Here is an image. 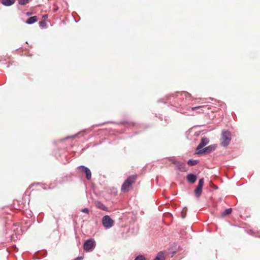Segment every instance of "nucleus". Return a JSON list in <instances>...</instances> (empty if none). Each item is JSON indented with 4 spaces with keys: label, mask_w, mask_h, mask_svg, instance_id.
<instances>
[{
    "label": "nucleus",
    "mask_w": 260,
    "mask_h": 260,
    "mask_svg": "<svg viewBox=\"0 0 260 260\" xmlns=\"http://www.w3.org/2000/svg\"><path fill=\"white\" fill-rule=\"evenodd\" d=\"M172 99L173 102L182 107L178 111L184 114H186L187 112L184 110L183 107L187 106L192 101L191 95L186 91L177 92L174 95L167 97L168 100H171Z\"/></svg>",
    "instance_id": "1"
},
{
    "label": "nucleus",
    "mask_w": 260,
    "mask_h": 260,
    "mask_svg": "<svg viewBox=\"0 0 260 260\" xmlns=\"http://www.w3.org/2000/svg\"><path fill=\"white\" fill-rule=\"evenodd\" d=\"M232 139V134L229 131L223 130L222 131L220 145L223 147H227L230 143Z\"/></svg>",
    "instance_id": "2"
},
{
    "label": "nucleus",
    "mask_w": 260,
    "mask_h": 260,
    "mask_svg": "<svg viewBox=\"0 0 260 260\" xmlns=\"http://www.w3.org/2000/svg\"><path fill=\"white\" fill-rule=\"evenodd\" d=\"M103 226L106 229H109L114 224V220L109 215H105L102 219Z\"/></svg>",
    "instance_id": "3"
},
{
    "label": "nucleus",
    "mask_w": 260,
    "mask_h": 260,
    "mask_svg": "<svg viewBox=\"0 0 260 260\" xmlns=\"http://www.w3.org/2000/svg\"><path fill=\"white\" fill-rule=\"evenodd\" d=\"M135 176H131L128 177L123 182L121 186V191H125L127 190L131 186L132 184L135 182L136 179Z\"/></svg>",
    "instance_id": "4"
},
{
    "label": "nucleus",
    "mask_w": 260,
    "mask_h": 260,
    "mask_svg": "<svg viewBox=\"0 0 260 260\" xmlns=\"http://www.w3.org/2000/svg\"><path fill=\"white\" fill-rule=\"evenodd\" d=\"M96 243L92 239L87 240L83 244V248L85 251H91L95 248Z\"/></svg>",
    "instance_id": "5"
},
{
    "label": "nucleus",
    "mask_w": 260,
    "mask_h": 260,
    "mask_svg": "<svg viewBox=\"0 0 260 260\" xmlns=\"http://www.w3.org/2000/svg\"><path fill=\"white\" fill-rule=\"evenodd\" d=\"M217 147V145H211L205 148H203L201 149L198 150L197 152L198 154H209L211 152L214 151Z\"/></svg>",
    "instance_id": "6"
},
{
    "label": "nucleus",
    "mask_w": 260,
    "mask_h": 260,
    "mask_svg": "<svg viewBox=\"0 0 260 260\" xmlns=\"http://www.w3.org/2000/svg\"><path fill=\"white\" fill-rule=\"evenodd\" d=\"M204 182V180L203 178L199 179L198 185L194 189V194L197 198H199L202 194Z\"/></svg>",
    "instance_id": "7"
},
{
    "label": "nucleus",
    "mask_w": 260,
    "mask_h": 260,
    "mask_svg": "<svg viewBox=\"0 0 260 260\" xmlns=\"http://www.w3.org/2000/svg\"><path fill=\"white\" fill-rule=\"evenodd\" d=\"M78 169L81 172L84 173L85 175L86 178L90 180L91 178V172L89 169L84 166H80L78 167Z\"/></svg>",
    "instance_id": "8"
},
{
    "label": "nucleus",
    "mask_w": 260,
    "mask_h": 260,
    "mask_svg": "<svg viewBox=\"0 0 260 260\" xmlns=\"http://www.w3.org/2000/svg\"><path fill=\"white\" fill-rule=\"evenodd\" d=\"M174 165L177 170L182 172L186 171L185 163L178 161L174 162Z\"/></svg>",
    "instance_id": "9"
},
{
    "label": "nucleus",
    "mask_w": 260,
    "mask_h": 260,
    "mask_svg": "<svg viewBox=\"0 0 260 260\" xmlns=\"http://www.w3.org/2000/svg\"><path fill=\"white\" fill-rule=\"evenodd\" d=\"M209 143V139L206 137H203L201 139L200 143L198 145L197 150H199L203 148L205 146Z\"/></svg>",
    "instance_id": "10"
},
{
    "label": "nucleus",
    "mask_w": 260,
    "mask_h": 260,
    "mask_svg": "<svg viewBox=\"0 0 260 260\" xmlns=\"http://www.w3.org/2000/svg\"><path fill=\"white\" fill-rule=\"evenodd\" d=\"M197 179V176L194 174L190 173L187 176V181L191 183H194L196 181Z\"/></svg>",
    "instance_id": "11"
},
{
    "label": "nucleus",
    "mask_w": 260,
    "mask_h": 260,
    "mask_svg": "<svg viewBox=\"0 0 260 260\" xmlns=\"http://www.w3.org/2000/svg\"><path fill=\"white\" fill-rule=\"evenodd\" d=\"M96 207L100 209H101L103 211H107L108 208L106 206L103 204L101 202L98 201L95 204Z\"/></svg>",
    "instance_id": "12"
},
{
    "label": "nucleus",
    "mask_w": 260,
    "mask_h": 260,
    "mask_svg": "<svg viewBox=\"0 0 260 260\" xmlns=\"http://www.w3.org/2000/svg\"><path fill=\"white\" fill-rule=\"evenodd\" d=\"M15 0H2V4L5 6H10L15 3Z\"/></svg>",
    "instance_id": "13"
},
{
    "label": "nucleus",
    "mask_w": 260,
    "mask_h": 260,
    "mask_svg": "<svg viewBox=\"0 0 260 260\" xmlns=\"http://www.w3.org/2000/svg\"><path fill=\"white\" fill-rule=\"evenodd\" d=\"M37 21L36 16L29 17L26 20V23L28 24H32Z\"/></svg>",
    "instance_id": "14"
},
{
    "label": "nucleus",
    "mask_w": 260,
    "mask_h": 260,
    "mask_svg": "<svg viewBox=\"0 0 260 260\" xmlns=\"http://www.w3.org/2000/svg\"><path fill=\"white\" fill-rule=\"evenodd\" d=\"M153 260H165L164 252L162 251L158 252Z\"/></svg>",
    "instance_id": "15"
},
{
    "label": "nucleus",
    "mask_w": 260,
    "mask_h": 260,
    "mask_svg": "<svg viewBox=\"0 0 260 260\" xmlns=\"http://www.w3.org/2000/svg\"><path fill=\"white\" fill-rule=\"evenodd\" d=\"M198 160L190 159L188 160L187 164L189 166H194V165H197L198 164Z\"/></svg>",
    "instance_id": "16"
},
{
    "label": "nucleus",
    "mask_w": 260,
    "mask_h": 260,
    "mask_svg": "<svg viewBox=\"0 0 260 260\" xmlns=\"http://www.w3.org/2000/svg\"><path fill=\"white\" fill-rule=\"evenodd\" d=\"M232 208L227 209L222 213V215L226 216V215H229L232 213Z\"/></svg>",
    "instance_id": "17"
},
{
    "label": "nucleus",
    "mask_w": 260,
    "mask_h": 260,
    "mask_svg": "<svg viewBox=\"0 0 260 260\" xmlns=\"http://www.w3.org/2000/svg\"><path fill=\"white\" fill-rule=\"evenodd\" d=\"M29 2V0H18V4L20 5H25L27 4Z\"/></svg>",
    "instance_id": "18"
},
{
    "label": "nucleus",
    "mask_w": 260,
    "mask_h": 260,
    "mask_svg": "<svg viewBox=\"0 0 260 260\" xmlns=\"http://www.w3.org/2000/svg\"><path fill=\"white\" fill-rule=\"evenodd\" d=\"M134 260H145V258L144 256L140 255L137 256Z\"/></svg>",
    "instance_id": "19"
},
{
    "label": "nucleus",
    "mask_w": 260,
    "mask_h": 260,
    "mask_svg": "<svg viewBox=\"0 0 260 260\" xmlns=\"http://www.w3.org/2000/svg\"><path fill=\"white\" fill-rule=\"evenodd\" d=\"M81 134H82V133H79L77 134H76V135L70 136V137H66V138H64V139L67 140V139H69V138H75V137H77V136H78V135H80Z\"/></svg>",
    "instance_id": "20"
},
{
    "label": "nucleus",
    "mask_w": 260,
    "mask_h": 260,
    "mask_svg": "<svg viewBox=\"0 0 260 260\" xmlns=\"http://www.w3.org/2000/svg\"><path fill=\"white\" fill-rule=\"evenodd\" d=\"M81 212L83 213H87V214H89V210L87 208H83L81 210Z\"/></svg>",
    "instance_id": "21"
},
{
    "label": "nucleus",
    "mask_w": 260,
    "mask_h": 260,
    "mask_svg": "<svg viewBox=\"0 0 260 260\" xmlns=\"http://www.w3.org/2000/svg\"><path fill=\"white\" fill-rule=\"evenodd\" d=\"M11 239L12 240H15V239H17L18 237H17V236L16 235V234H13L11 236Z\"/></svg>",
    "instance_id": "22"
},
{
    "label": "nucleus",
    "mask_w": 260,
    "mask_h": 260,
    "mask_svg": "<svg viewBox=\"0 0 260 260\" xmlns=\"http://www.w3.org/2000/svg\"><path fill=\"white\" fill-rule=\"evenodd\" d=\"M39 25L40 27H43L45 25V22L44 21H40L39 22Z\"/></svg>",
    "instance_id": "23"
},
{
    "label": "nucleus",
    "mask_w": 260,
    "mask_h": 260,
    "mask_svg": "<svg viewBox=\"0 0 260 260\" xmlns=\"http://www.w3.org/2000/svg\"><path fill=\"white\" fill-rule=\"evenodd\" d=\"M170 160L171 161V162H172L173 164H174V162H175V161H177L176 160L175 158V157H172L171 158H170Z\"/></svg>",
    "instance_id": "24"
},
{
    "label": "nucleus",
    "mask_w": 260,
    "mask_h": 260,
    "mask_svg": "<svg viewBox=\"0 0 260 260\" xmlns=\"http://www.w3.org/2000/svg\"><path fill=\"white\" fill-rule=\"evenodd\" d=\"M201 107H202V106L193 107H192V108H191V110H192V111H194L195 110L198 109H199V108H200Z\"/></svg>",
    "instance_id": "25"
},
{
    "label": "nucleus",
    "mask_w": 260,
    "mask_h": 260,
    "mask_svg": "<svg viewBox=\"0 0 260 260\" xmlns=\"http://www.w3.org/2000/svg\"><path fill=\"white\" fill-rule=\"evenodd\" d=\"M83 257L82 256H78V257L75 258L74 260H82Z\"/></svg>",
    "instance_id": "26"
},
{
    "label": "nucleus",
    "mask_w": 260,
    "mask_h": 260,
    "mask_svg": "<svg viewBox=\"0 0 260 260\" xmlns=\"http://www.w3.org/2000/svg\"><path fill=\"white\" fill-rule=\"evenodd\" d=\"M12 230L15 231V230L17 229V228H16V225H14L12 227Z\"/></svg>",
    "instance_id": "27"
}]
</instances>
